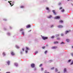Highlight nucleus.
Masks as SVG:
<instances>
[{
	"instance_id": "f704fd0d",
	"label": "nucleus",
	"mask_w": 73,
	"mask_h": 73,
	"mask_svg": "<svg viewBox=\"0 0 73 73\" xmlns=\"http://www.w3.org/2000/svg\"><path fill=\"white\" fill-rule=\"evenodd\" d=\"M57 40H60V38H57Z\"/></svg>"
},
{
	"instance_id": "c756f323",
	"label": "nucleus",
	"mask_w": 73,
	"mask_h": 73,
	"mask_svg": "<svg viewBox=\"0 0 73 73\" xmlns=\"http://www.w3.org/2000/svg\"><path fill=\"white\" fill-rule=\"evenodd\" d=\"M23 31V29H21L20 30V31Z\"/></svg>"
},
{
	"instance_id": "7c9ffc66",
	"label": "nucleus",
	"mask_w": 73,
	"mask_h": 73,
	"mask_svg": "<svg viewBox=\"0 0 73 73\" xmlns=\"http://www.w3.org/2000/svg\"><path fill=\"white\" fill-rule=\"evenodd\" d=\"M42 64H40L39 66V67H41L42 66Z\"/></svg>"
},
{
	"instance_id": "ea45409f",
	"label": "nucleus",
	"mask_w": 73,
	"mask_h": 73,
	"mask_svg": "<svg viewBox=\"0 0 73 73\" xmlns=\"http://www.w3.org/2000/svg\"><path fill=\"white\" fill-rule=\"evenodd\" d=\"M62 7H60V8L59 9H62Z\"/></svg>"
},
{
	"instance_id": "423d86ee",
	"label": "nucleus",
	"mask_w": 73,
	"mask_h": 73,
	"mask_svg": "<svg viewBox=\"0 0 73 73\" xmlns=\"http://www.w3.org/2000/svg\"><path fill=\"white\" fill-rule=\"evenodd\" d=\"M11 54L12 56H14V55H15V53L13 52H11Z\"/></svg>"
},
{
	"instance_id": "8fccbe9b",
	"label": "nucleus",
	"mask_w": 73,
	"mask_h": 73,
	"mask_svg": "<svg viewBox=\"0 0 73 73\" xmlns=\"http://www.w3.org/2000/svg\"><path fill=\"white\" fill-rule=\"evenodd\" d=\"M58 73H60V72H58Z\"/></svg>"
},
{
	"instance_id": "2eb2a0df",
	"label": "nucleus",
	"mask_w": 73,
	"mask_h": 73,
	"mask_svg": "<svg viewBox=\"0 0 73 73\" xmlns=\"http://www.w3.org/2000/svg\"><path fill=\"white\" fill-rule=\"evenodd\" d=\"M8 3H10V4L11 5V6L12 7V5H13H13H12V4L11 3V2H10V1H8Z\"/></svg>"
},
{
	"instance_id": "37998d69",
	"label": "nucleus",
	"mask_w": 73,
	"mask_h": 73,
	"mask_svg": "<svg viewBox=\"0 0 73 73\" xmlns=\"http://www.w3.org/2000/svg\"><path fill=\"white\" fill-rule=\"evenodd\" d=\"M37 53H38V52L36 51L35 52V54H37Z\"/></svg>"
},
{
	"instance_id": "412c9836",
	"label": "nucleus",
	"mask_w": 73,
	"mask_h": 73,
	"mask_svg": "<svg viewBox=\"0 0 73 73\" xmlns=\"http://www.w3.org/2000/svg\"><path fill=\"white\" fill-rule=\"evenodd\" d=\"M3 56H5V52H3Z\"/></svg>"
},
{
	"instance_id": "6e6d98bb",
	"label": "nucleus",
	"mask_w": 73,
	"mask_h": 73,
	"mask_svg": "<svg viewBox=\"0 0 73 73\" xmlns=\"http://www.w3.org/2000/svg\"><path fill=\"white\" fill-rule=\"evenodd\" d=\"M6 1V0H5Z\"/></svg>"
},
{
	"instance_id": "603ef678",
	"label": "nucleus",
	"mask_w": 73,
	"mask_h": 73,
	"mask_svg": "<svg viewBox=\"0 0 73 73\" xmlns=\"http://www.w3.org/2000/svg\"><path fill=\"white\" fill-rule=\"evenodd\" d=\"M72 48H73V46L72 47Z\"/></svg>"
},
{
	"instance_id": "49530a36",
	"label": "nucleus",
	"mask_w": 73,
	"mask_h": 73,
	"mask_svg": "<svg viewBox=\"0 0 73 73\" xmlns=\"http://www.w3.org/2000/svg\"><path fill=\"white\" fill-rule=\"evenodd\" d=\"M61 44H64V42H62V43H61Z\"/></svg>"
},
{
	"instance_id": "9d476101",
	"label": "nucleus",
	"mask_w": 73,
	"mask_h": 73,
	"mask_svg": "<svg viewBox=\"0 0 73 73\" xmlns=\"http://www.w3.org/2000/svg\"><path fill=\"white\" fill-rule=\"evenodd\" d=\"M58 28H62V27H63V26L62 25H60L58 26Z\"/></svg>"
},
{
	"instance_id": "473e14b6",
	"label": "nucleus",
	"mask_w": 73,
	"mask_h": 73,
	"mask_svg": "<svg viewBox=\"0 0 73 73\" xmlns=\"http://www.w3.org/2000/svg\"><path fill=\"white\" fill-rule=\"evenodd\" d=\"M44 70V68H41V70L42 71V70Z\"/></svg>"
},
{
	"instance_id": "58836bf2",
	"label": "nucleus",
	"mask_w": 73,
	"mask_h": 73,
	"mask_svg": "<svg viewBox=\"0 0 73 73\" xmlns=\"http://www.w3.org/2000/svg\"><path fill=\"white\" fill-rule=\"evenodd\" d=\"M25 52L26 53H28V51L27 50H26L25 51Z\"/></svg>"
},
{
	"instance_id": "f3484780",
	"label": "nucleus",
	"mask_w": 73,
	"mask_h": 73,
	"mask_svg": "<svg viewBox=\"0 0 73 73\" xmlns=\"http://www.w3.org/2000/svg\"><path fill=\"white\" fill-rule=\"evenodd\" d=\"M16 47L17 49H19V47L17 46H16Z\"/></svg>"
},
{
	"instance_id": "1a4fd4ad",
	"label": "nucleus",
	"mask_w": 73,
	"mask_h": 73,
	"mask_svg": "<svg viewBox=\"0 0 73 73\" xmlns=\"http://www.w3.org/2000/svg\"><path fill=\"white\" fill-rule=\"evenodd\" d=\"M31 27V25H29L27 26L26 28H30Z\"/></svg>"
},
{
	"instance_id": "f03ea898",
	"label": "nucleus",
	"mask_w": 73,
	"mask_h": 73,
	"mask_svg": "<svg viewBox=\"0 0 73 73\" xmlns=\"http://www.w3.org/2000/svg\"><path fill=\"white\" fill-rule=\"evenodd\" d=\"M31 67H32L33 68H35V64L32 63L31 64Z\"/></svg>"
},
{
	"instance_id": "6e6552de",
	"label": "nucleus",
	"mask_w": 73,
	"mask_h": 73,
	"mask_svg": "<svg viewBox=\"0 0 73 73\" xmlns=\"http://www.w3.org/2000/svg\"><path fill=\"white\" fill-rule=\"evenodd\" d=\"M70 32V30H69L68 31H66L65 32V34H67L68 33H69V32Z\"/></svg>"
},
{
	"instance_id": "72a5a7b5",
	"label": "nucleus",
	"mask_w": 73,
	"mask_h": 73,
	"mask_svg": "<svg viewBox=\"0 0 73 73\" xmlns=\"http://www.w3.org/2000/svg\"><path fill=\"white\" fill-rule=\"evenodd\" d=\"M45 46L42 47V49H45Z\"/></svg>"
},
{
	"instance_id": "a18cd8bd",
	"label": "nucleus",
	"mask_w": 73,
	"mask_h": 73,
	"mask_svg": "<svg viewBox=\"0 0 73 73\" xmlns=\"http://www.w3.org/2000/svg\"><path fill=\"white\" fill-rule=\"evenodd\" d=\"M6 73H10V72H7Z\"/></svg>"
},
{
	"instance_id": "f8f14e48",
	"label": "nucleus",
	"mask_w": 73,
	"mask_h": 73,
	"mask_svg": "<svg viewBox=\"0 0 73 73\" xmlns=\"http://www.w3.org/2000/svg\"><path fill=\"white\" fill-rule=\"evenodd\" d=\"M10 63V62H9V61H8L7 62V64L8 65H9Z\"/></svg>"
},
{
	"instance_id": "864d4df0",
	"label": "nucleus",
	"mask_w": 73,
	"mask_h": 73,
	"mask_svg": "<svg viewBox=\"0 0 73 73\" xmlns=\"http://www.w3.org/2000/svg\"><path fill=\"white\" fill-rule=\"evenodd\" d=\"M67 1H69V0H67Z\"/></svg>"
},
{
	"instance_id": "20e7f679",
	"label": "nucleus",
	"mask_w": 73,
	"mask_h": 73,
	"mask_svg": "<svg viewBox=\"0 0 73 73\" xmlns=\"http://www.w3.org/2000/svg\"><path fill=\"white\" fill-rule=\"evenodd\" d=\"M57 48V46H53L52 47V49H54Z\"/></svg>"
},
{
	"instance_id": "e433bc0d",
	"label": "nucleus",
	"mask_w": 73,
	"mask_h": 73,
	"mask_svg": "<svg viewBox=\"0 0 73 73\" xmlns=\"http://www.w3.org/2000/svg\"><path fill=\"white\" fill-rule=\"evenodd\" d=\"M61 36H64V34L62 33L61 34Z\"/></svg>"
},
{
	"instance_id": "aec40b11",
	"label": "nucleus",
	"mask_w": 73,
	"mask_h": 73,
	"mask_svg": "<svg viewBox=\"0 0 73 73\" xmlns=\"http://www.w3.org/2000/svg\"><path fill=\"white\" fill-rule=\"evenodd\" d=\"M21 8H24V6H21Z\"/></svg>"
},
{
	"instance_id": "5701e85b",
	"label": "nucleus",
	"mask_w": 73,
	"mask_h": 73,
	"mask_svg": "<svg viewBox=\"0 0 73 73\" xmlns=\"http://www.w3.org/2000/svg\"><path fill=\"white\" fill-rule=\"evenodd\" d=\"M66 41L67 42H69V39H67Z\"/></svg>"
},
{
	"instance_id": "a211bd4d",
	"label": "nucleus",
	"mask_w": 73,
	"mask_h": 73,
	"mask_svg": "<svg viewBox=\"0 0 73 73\" xmlns=\"http://www.w3.org/2000/svg\"><path fill=\"white\" fill-rule=\"evenodd\" d=\"M61 11L62 12H64L65 11V10H64V9H63Z\"/></svg>"
},
{
	"instance_id": "9b49d317",
	"label": "nucleus",
	"mask_w": 73,
	"mask_h": 73,
	"mask_svg": "<svg viewBox=\"0 0 73 73\" xmlns=\"http://www.w3.org/2000/svg\"><path fill=\"white\" fill-rule=\"evenodd\" d=\"M52 15H50L49 17H47L48 19H50L52 17Z\"/></svg>"
},
{
	"instance_id": "4468645a",
	"label": "nucleus",
	"mask_w": 73,
	"mask_h": 73,
	"mask_svg": "<svg viewBox=\"0 0 73 73\" xmlns=\"http://www.w3.org/2000/svg\"><path fill=\"white\" fill-rule=\"evenodd\" d=\"M14 64L15 66H17V65H18L17 63H15Z\"/></svg>"
},
{
	"instance_id": "dca6fc26",
	"label": "nucleus",
	"mask_w": 73,
	"mask_h": 73,
	"mask_svg": "<svg viewBox=\"0 0 73 73\" xmlns=\"http://www.w3.org/2000/svg\"><path fill=\"white\" fill-rule=\"evenodd\" d=\"M59 22L62 23H63V21L62 20H60L59 21Z\"/></svg>"
},
{
	"instance_id": "79ce46f5",
	"label": "nucleus",
	"mask_w": 73,
	"mask_h": 73,
	"mask_svg": "<svg viewBox=\"0 0 73 73\" xmlns=\"http://www.w3.org/2000/svg\"><path fill=\"white\" fill-rule=\"evenodd\" d=\"M22 50L23 51H24V48H23L22 49Z\"/></svg>"
},
{
	"instance_id": "4be33fe9",
	"label": "nucleus",
	"mask_w": 73,
	"mask_h": 73,
	"mask_svg": "<svg viewBox=\"0 0 73 73\" xmlns=\"http://www.w3.org/2000/svg\"><path fill=\"white\" fill-rule=\"evenodd\" d=\"M59 35H59V34L56 35V37H58V36H59Z\"/></svg>"
},
{
	"instance_id": "3c124183",
	"label": "nucleus",
	"mask_w": 73,
	"mask_h": 73,
	"mask_svg": "<svg viewBox=\"0 0 73 73\" xmlns=\"http://www.w3.org/2000/svg\"><path fill=\"white\" fill-rule=\"evenodd\" d=\"M45 73H49V72H45Z\"/></svg>"
},
{
	"instance_id": "bb28decb",
	"label": "nucleus",
	"mask_w": 73,
	"mask_h": 73,
	"mask_svg": "<svg viewBox=\"0 0 73 73\" xmlns=\"http://www.w3.org/2000/svg\"><path fill=\"white\" fill-rule=\"evenodd\" d=\"M26 50H29V48H28L27 47H26Z\"/></svg>"
},
{
	"instance_id": "7ed1b4c3",
	"label": "nucleus",
	"mask_w": 73,
	"mask_h": 73,
	"mask_svg": "<svg viewBox=\"0 0 73 73\" xmlns=\"http://www.w3.org/2000/svg\"><path fill=\"white\" fill-rule=\"evenodd\" d=\"M60 18V17L59 16H56L54 18V19H59Z\"/></svg>"
},
{
	"instance_id": "a878e982",
	"label": "nucleus",
	"mask_w": 73,
	"mask_h": 73,
	"mask_svg": "<svg viewBox=\"0 0 73 73\" xmlns=\"http://www.w3.org/2000/svg\"><path fill=\"white\" fill-rule=\"evenodd\" d=\"M54 38V36H52L51 37V38Z\"/></svg>"
},
{
	"instance_id": "de8ad7c7",
	"label": "nucleus",
	"mask_w": 73,
	"mask_h": 73,
	"mask_svg": "<svg viewBox=\"0 0 73 73\" xmlns=\"http://www.w3.org/2000/svg\"><path fill=\"white\" fill-rule=\"evenodd\" d=\"M7 34H8V35H10V34L9 33H7Z\"/></svg>"
},
{
	"instance_id": "ddd939ff",
	"label": "nucleus",
	"mask_w": 73,
	"mask_h": 73,
	"mask_svg": "<svg viewBox=\"0 0 73 73\" xmlns=\"http://www.w3.org/2000/svg\"><path fill=\"white\" fill-rule=\"evenodd\" d=\"M66 72V68H65L64 69V72Z\"/></svg>"
},
{
	"instance_id": "2f4dec72",
	"label": "nucleus",
	"mask_w": 73,
	"mask_h": 73,
	"mask_svg": "<svg viewBox=\"0 0 73 73\" xmlns=\"http://www.w3.org/2000/svg\"><path fill=\"white\" fill-rule=\"evenodd\" d=\"M47 53V51H46L45 52H44V53L45 54H46V53Z\"/></svg>"
},
{
	"instance_id": "b1692460",
	"label": "nucleus",
	"mask_w": 73,
	"mask_h": 73,
	"mask_svg": "<svg viewBox=\"0 0 73 73\" xmlns=\"http://www.w3.org/2000/svg\"><path fill=\"white\" fill-rule=\"evenodd\" d=\"M46 10H49V8L48 7H46Z\"/></svg>"
},
{
	"instance_id": "cd10ccee",
	"label": "nucleus",
	"mask_w": 73,
	"mask_h": 73,
	"mask_svg": "<svg viewBox=\"0 0 73 73\" xmlns=\"http://www.w3.org/2000/svg\"><path fill=\"white\" fill-rule=\"evenodd\" d=\"M73 60L72 61V62L71 63L70 65H73Z\"/></svg>"
},
{
	"instance_id": "f257e3e1",
	"label": "nucleus",
	"mask_w": 73,
	"mask_h": 73,
	"mask_svg": "<svg viewBox=\"0 0 73 73\" xmlns=\"http://www.w3.org/2000/svg\"><path fill=\"white\" fill-rule=\"evenodd\" d=\"M42 38L43 40H46L48 38V37H45L44 36H42Z\"/></svg>"
},
{
	"instance_id": "c85d7f7f",
	"label": "nucleus",
	"mask_w": 73,
	"mask_h": 73,
	"mask_svg": "<svg viewBox=\"0 0 73 73\" xmlns=\"http://www.w3.org/2000/svg\"><path fill=\"white\" fill-rule=\"evenodd\" d=\"M54 69V67H52L51 68V70H53Z\"/></svg>"
},
{
	"instance_id": "09e8293b",
	"label": "nucleus",
	"mask_w": 73,
	"mask_h": 73,
	"mask_svg": "<svg viewBox=\"0 0 73 73\" xmlns=\"http://www.w3.org/2000/svg\"><path fill=\"white\" fill-rule=\"evenodd\" d=\"M13 3H14V1L13 2Z\"/></svg>"
},
{
	"instance_id": "393cba45",
	"label": "nucleus",
	"mask_w": 73,
	"mask_h": 73,
	"mask_svg": "<svg viewBox=\"0 0 73 73\" xmlns=\"http://www.w3.org/2000/svg\"><path fill=\"white\" fill-rule=\"evenodd\" d=\"M22 35H23V36H24V33L23 32L22 33Z\"/></svg>"
},
{
	"instance_id": "c9c22d12",
	"label": "nucleus",
	"mask_w": 73,
	"mask_h": 73,
	"mask_svg": "<svg viewBox=\"0 0 73 73\" xmlns=\"http://www.w3.org/2000/svg\"><path fill=\"white\" fill-rule=\"evenodd\" d=\"M61 3H58V5H61Z\"/></svg>"
},
{
	"instance_id": "a19ab883",
	"label": "nucleus",
	"mask_w": 73,
	"mask_h": 73,
	"mask_svg": "<svg viewBox=\"0 0 73 73\" xmlns=\"http://www.w3.org/2000/svg\"><path fill=\"white\" fill-rule=\"evenodd\" d=\"M71 61V60H68V62H70V61Z\"/></svg>"
},
{
	"instance_id": "6ab92c4d",
	"label": "nucleus",
	"mask_w": 73,
	"mask_h": 73,
	"mask_svg": "<svg viewBox=\"0 0 73 73\" xmlns=\"http://www.w3.org/2000/svg\"><path fill=\"white\" fill-rule=\"evenodd\" d=\"M55 72H57L58 71V70L57 69V68L55 69Z\"/></svg>"
},
{
	"instance_id": "0eeeda50",
	"label": "nucleus",
	"mask_w": 73,
	"mask_h": 73,
	"mask_svg": "<svg viewBox=\"0 0 73 73\" xmlns=\"http://www.w3.org/2000/svg\"><path fill=\"white\" fill-rule=\"evenodd\" d=\"M54 44L58 43V42L57 41H55L54 42Z\"/></svg>"
},
{
	"instance_id": "c03bdc74",
	"label": "nucleus",
	"mask_w": 73,
	"mask_h": 73,
	"mask_svg": "<svg viewBox=\"0 0 73 73\" xmlns=\"http://www.w3.org/2000/svg\"><path fill=\"white\" fill-rule=\"evenodd\" d=\"M54 27V26H53V25H51V27Z\"/></svg>"
},
{
	"instance_id": "4c0bfd02",
	"label": "nucleus",
	"mask_w": 73,
	"mask_h": 73,
	"mask_svg": "<svg viewBox=\"0 0 73 73\" xmlns=\"http://www.w3.org/2000/svg\"><path fill=\"white\" fill-rule=\"evenodd\" d=\"M71 56H73V53H71Z\"/></svg>"
},
{
	"instance_id": "39448f33",
	"label": "nucleus",
	"mask_w": 73,
	"mask_h": 73,
	"mask_svg": "<svg viewBox=\"0 0 73 73\" xmlns=\"http://www.w3.org/2000/svg\"><path fill=\"white\" fill-rule=\"evenodd\" d=\"M52 12L54 13V15H56V13L55 12V10H53Z\"/></svg>"
},
{
	"instance_id": "5fc2aeb1",
	"label": "nucleus",
	"mask_w": 73,
	"mask_h": 73,
	"mask_svg": "<svg viewBox=\"0 0 73 73\" xmlns=\"http://www.w3.org/2000/svg\"><path fill=\"white\" fill-rule=\"evenodd\" d=\"M12 2V1H10V2Z\"/></svg>"
}]
</instances>
